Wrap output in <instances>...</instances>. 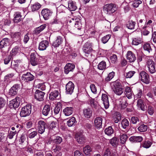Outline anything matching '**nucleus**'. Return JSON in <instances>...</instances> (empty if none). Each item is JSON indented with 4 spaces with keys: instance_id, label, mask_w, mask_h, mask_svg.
<instances>
[{
    "instance_id": "nucleus-28",
    "label": "nucleus",
    "mask_w": 156,
    "mask_h": 156,
    "mask_svg": "<svg viewBox=\"0 0 156 156\" xmlns=\"http://www.w3.org/2000/svg\"><path fill=\"white\" fill-rule=\"evenodd\" d=\"M62 42L61 37L60 36H58L57 37L55 41L53 42V46L55 47H58L61 44Z\"/></svg>"
},
{
    "instance_id": "nucleus-19",
    "label": "nucleus",
    "mask_w": 156,
    "mask_h": 156,
    "mask_svg": "<svg viewBox=\"0 0 156 156\" xmlns=\"http://www.w3.org/2000/svg\"><path fill=\"white\" fill-rule=\"evenodd\" d=\"M92 111L90 108H86L83 110L84 116L87 118H90L92 115Z\"/></svg>"
},
{
    "instance_id": "nucleus-13",
    "label": "nucleus",
    "mask_w": 156,
    "mask_h": 156,
    "mask_svg": "<svg viewBox=\"0 0 156 156\" xmlns=\"http://www.w3.org/2000/svg\"><path fill=\"white\" fill-rule=\"evenodd\" d=\"M49 42L46 40L43 41L41 42L39 45L38 49L40 50H44L48 46Z\"/></svg>"
},
{
    "instance_id": "nucleus-59",
    "label": "nucleus",
    "mask_w": 156,
    "mask_h": 156,
    "mask_svg": "<svg viewBox=\"0 0 156 156\" xmlns=\"http://www.w3.org/2000/svg\"><path fill=\"white\" fill-rule=\"evenodd\" d=\"M143 48L144 50L148 51L149 52H150V50H151L150 44H144L143 46Z\"/></svg>"
},
{
    "instance_id": "nucleus-14",
    "label": "nucleus",
    "mask_w": 156,
    "mask_h": 156,
    "mask_svg": "<svg viewBox=\"0 0 156 156\" xmlns=\"http://www.w3.org/2000/svg\"><path fill=\"white\" fill-rule=\"evenodd\" d=\"M41 14L45 20L48 19L51 14L50 11L48 9H43Z\"/></svg>"
},
{
    "instance_id": "nucleus-46",
    "label": "nucleus",
    "mask_w": 156,
    "mask_h": 156,
    "mask_svg": "<svg viewBox=\"0 0 156 156\" xmlns=\"http://www.w3.org/2000/svg\"><path fill=\"white\" fill-rule=\"evenodd\" d=\"M76 121L75 118L74 117H73L67 121V125L69 127L72 126L74 125Z\"/></svg>"
},
{
    "instance_id": "nucleus-6",
    "label": "nucleus",
    "mask_w": 156,
    "mask_h": 156,
    "mask_svg": "<svg viewBox=\"0 0 156 156\" xmlns=\"http://www.w3.org/2000/svg\"><path fill=\"white\" fill-rule=\"evenodd\" d=\"M45 94L44 92L39 90H37L35 93V98L37 100L39 101H42L44 100Z\"/></svg>"
},
{
    "instance_id": "nucleus-8",
    "label": "nucleus",
    "mask_w": 156,
    "mask_h": 156,
    "mask_svg": "<svg viewBox=\"0 0 156 156\" xmlns=\"http://www.w3.org/2000/svg\"><path fill=\"white\" fill-rule=\"evenodd\" d=\"M46 126V123L44 121H39L38 122L37 129L38 133L42 134L44 132Z\"/></svg>"
},
{
    "instance_id": "nucleus-1",
    "label": "nucleus",
    "mask_w": 156,
    "mask_h": 156,
    "mask_svg": "<svg viewBox=\"0 0 156 156\" xmlns=\"http://www.w3.org/2000/svg\"><path fill=\"white\" fill-rule=\"evenodd\" d=\"M111 84L112 89L115 94L120 95L123 93L124 87L119 81L117 80L112 82Z\"/></svg>"
},
{
    "instance_id": "nucleus-7",
    "label": "nucleus",
    "mask_w": 156,
    "mask_h": 156,
    "mask_svg": "<svg viewBox=\"0 0 156 156\" xmlns=\"http://www.w3.org/2000/svg\"><path fill=\"white\" fill-rule=\"evenodd\" d=\"M34 77V76L30 73H27L22 75L21 79L25 82H28L33 80Z\"/></svg>"
},
{
    "instance_id": "nucleus-53",
    "label": "nucleus",
    "mask_w": 156,
    "mask_h": 156,
    "mask_svg": "<svg viewBox=\"0 0 156 156\" xmlns=\"http://www.w3.org/2000/svg\"><path fill=\"white\" fill-rule=\"evenodd\" d=\"M27 136L26 134H23L21 136L20 140L22 143L27 144Z\"/></svg>"
},
{
    "instance_id": "nucleus-52",
    "label": "nucleus",
    "mask_w": 156,
    "mask_h": 156,
    "mask_svg": "<svg viewBox=\"0 0 156 156\" xmlns=\"http://www.w3.org/2000/svg\"><path fill=\"white\" fill-rule=\"evenodd\" d=\"M83 22H80L79 21V22H76L74 23L75 28L79 30H80L82 28L83 23Z\"/></svg>"
},
{
    "instance_id": "nucleus-31",
    "label": "nucleus",
    "mask_w": 156,
    "mask_h": 156,
    "mask_svg": "<svg viewBox=\"0 0 156 156\" xmlns=\"http://www.w3.org/2000/svg\"><path fill=\"white\" fill-rule=\"evenodd\" d=\"M109 143L112 146L115 147L118 144L119 139L116 137H114L110 140Z\"/></svg>"
},
{
    "instance_id": "nucleus-27",
    "label": "nucleus",
    "mask_w": 156,
    "mask_h": 156,
    "mask_svg": "<svg viewBox=\"0 0 156 156\" xmlns=\"http://www.w3.org/2000/svg\"><path fill=\"white\" fill-rule=\"evenodd\" d=\"M62 104L60 102H58L57 105L54 109V112L55 115H60V111L61 108Z\"/></svg>"
},
{
    "instance_id": "nucleus-48",
    "label": "nucleus",
    "mask_w": 156,
    "mask_h": 156,
    "mask_svg": "<svg viewBox=\"0 0 156 156\" xmlns=\"http://www.w3.org/2000/svg\"><path fill=\"white\" fill-rule=\"evenodd\" d=\"M32 129L29 130L28 131L29 132H31L28 135V137L30 138H34L37 134V132L36 131H32Z\"/></svg>"
},
{
    "instance_id": "nucleus-16",
    "label": "nucleus",
    "mask_w": 156,
    "mask_h": 156,
    "mask_svg": "<svg viewBox=\"0 0 156 156\" xmlns=\"http://www.w3.org/2000/svg\"><path fill=\"white\" fill-rule=\"evenodd\" d=\"M75 67V65L73 64L70 63L67 64L64 68L65 73H68L69 72L72 71Z\"/></svg>"
},
{
    "instance_id": "nucleus-12",
    "label": "nucleus",
    "mask_w": 156,
    "mask_h": 156,
    "mask_svg": "<svg viewBox=\"0 0 156 156\" xmlns=\"http://www.w3.org/2000/svg\"><path fill=\"white\" fill-rule=\"evenodd\" d=\"M75 138L77 142L79 144H83L85 142V137L81 133H77L76 135Z\"/></svg>"
},
{
    "instance_id": "nucleus-51",
    "label": "nucleus",
    "mask_w": 156,
    "mask_h": 156,
    "mask_svg": "<svg viewBox=\"0 0 156 156\" xmlns=\"http://www.w3.org/2000/svg\"><path fill=\"white\" fill-rule=\"evenodd\" d=\"M52 140L56 144H58L62 142V139L61 137L59 136H57L56 138Z\"/></svg>"
},
{
    "instance_id": "nucleus-32",
    "label": "nucleus",
    "mask_w": 156,
    "mask_h": 156,
    "mask_svg": "<svg viewBox=\"0 0 156 156\" xmlns=\"http://www.w3.org/2000/svg\"><path fill=\"white\" fill-rule=\"evenodd\" d=\"M22 35V32L20 30V31L16 32L13 33H12L11 36L12 38H14L16 40H18L20 39L21 36Z\"/></svg>"
},
{
    "instance_id": "nucleus-39",
    "label": "nucleus",
    "mask_w": 156,
    "mask_h": 156,
    "mask_svg": "<svg viewBox=\"0 0 156 156\" xmlns=\"http://www.w3.org/2000/svg\"><path fill=\"white\" fill-rule=\"evenodd\" d=\"M46 27L45 24L42 25L39 27L37 28L35 30V33L36 34H39Z\"/></svg>"
},
{
    "instance_id": "nucleus-25",
    "label": "nucleus",
    "mask_w": 156,
    "mask_h": 156,
    "mask_svg": "<svg viewBox=\"0 0 156 156\" xmlns=\"http://www.w3.org/2000/svg\"><path fill=\"white\" fill-rule=\"evenodd\" d=\"M130 141L132 142H140L142 141L143 137L141 136H131L129 139Z\"/></svg>"
},
{
    "instance_id": "nucleus-64",
    "label": "nucleus",
    "mask_w": 156,
    "mask_h": 156,
    "mask_svg": "<svg viewBox=\"0 0 156 156\" xmlns=\"http://www.w3.org/2000/svg\"><path fill=\"white\" fill-rule=\"evenodd\" d=\"M110 60L111 62L112 63H115L117 60V56L115 55H113L112 56L110 57Z\"/></svg>"
},
{
    "instance_id": "nucleus-55",
    "label": "nucleus",
    "mask_w": 156,
    "mask_h": 156,
    "mask_svg": "<svg viewBox=\"0 0 156 156\" xmlns=\"http://www.w3.org/2000/svg\"><path fill=\"white\" fill-rule=\"evenodd\" d=\"M115 75V73L114 72H112L110 73L108 75V76L105 78V80L107 82L111 80L114 76Z\"/></svg>"
},
{
    "instance_id": "nucleus-3",
    "label": "nucleus",
    "mask_w": 156,
    "mask_h": 156,
    "mask_svg": "<svg viewBox=\"0 0 156 156\" xmlns=\"http://www.w3.org/2000/svg\"><path fill=\"white\" fill-rule=\"evenodd\" d=\"M117 9L115 4L112 3L106 4L103 8L104 10L106 11L109 14L114 13Z\"/></svg>"
},
{
    "instance_id": "nucleus-26",
    "label": "nucleus",
    "mask_w": 156,
    "mask_h": 156,
    "mask_svg": "<svg viewBox=\"0 0 156 156\" xmlns=\"http://www.w3.org/2000/svg\"><path fill=\"white\" fill-rule=\"evenodd\" d=\"M16 101V99H14L10 101L9 105L10 108H16L18 107L19 103Z\"/></svg>"
},
{
    "instance_id": "nucleus-20",
    "label": "nucleus",
    "mask_w": 156,
    "mask_h": 156,
    "mask_svg": "<svg viewBox=\"0 0 156 156\" xmlns=\"http://www.w3.org/2000/svg\"><path fill=\"white\" fill-rule=\"evenodd\" d=\"M30 62L31 65L33 66H35L38 63V59L36 58L35 54L34 53H32L30 55Z\"/></svg>"
},
{
    "instance_id": "nucleus-37",
    "label": "nucleus",
    "mask_w": 156,
    "mask_h": 156,
    "mask_svg": "<svg viewBox=\"0 0 156 156\" xmlns=\"http://www.w3.org/2000/svg\"><path fill=\"white\" fill-rule=\"evenodd\" d=\"M83 151L85 154L87 155L90 154V152L92 151V149L89 146L87 145L83 148Z\"/></svg>"
},
{
    "instance_id": "nucleus-50",
    "label": "nucleus",
    "mask_w": 156,
    "mask_h": 156,
    "mask_svg": "<svg viewBox=\"0 0 156 156\" xmlns=\"http://www.w3.org/2000/svg\"><path fill=\"white\" fill-rule=\"evenodd\" d=\"M89 104L92 108H95L97 105V103L95 100L91 98L89 100Z\"/></svg>"
},
{
    "instance_id": "nucleus-22",
    "label": "nucleus",
    "mask_w": 156,
    "mask_h": 156,
    "mask_svg": "<svg viewBox=\"0 0 156 156\" xmlns=\"http://www.w3.org/2000/svg\"><path fill=\"white\" fill-rule=\"evenodd\" d=\"M73 108L72 107H67L63 110V112L66 116H69L72 114Z\"/></svg>"
},
{
    "instance_id": "nucleus-43",
    "label": "nucleus",
    "mask_w": 156,
    "mask_h": 156,
    "mask_svg": "<svg viewBox=\"0 0 156 156\" xmlns=\"http://www.w3.org/2000/svg\"><path fill=\"white\" fill-rule=\"evenodd\" d=\"M147 129V125L144 124H141L138 127V130L140 132H144L146 131Z\"/></svg>"
},
{
    "instance_id": "nucleus-10",
    "label": "nucleus",
    "mask_w": 156,
    "mask_h": 156,
    "mask_svg": "<svg viewBox=\"0 0 156 156\" xmlns=\"http://www.w3.org/2000/svg\"><path fill=\"white\" fill-rule=\"evenodd\" d=\"M91 46V43L89 42H87L84 44L83 47V51L86 54H89L92 51Z\"/></svg>"
},
{
    "instance_id": "nucleus-30",
    "label": "nucleus",
    "mask_w": 156,
    "mask_h": 156,
    "mask_svg": "<svg viewBox=\"0 0 156 156\" xmlns=\"http://www.w3.org/2000/svg\"><path fill=\"white\" fill-rule=\"evenodd\" d=\"M50 129L51 130H54L56 133L58 132V129L57 122L52 121L50 125Z\"/></svg>"
},
{
    "instance_id": "nucleus-41",
    "label": "nucleus",
    "mask_w": 156,
    "mask_h": 156,
    "mask_svg": "<svg viewBox=\"0 0 156 156\" xmlns=\"http://www.w3.org/2000/svg\"><path fill=\"white\" fill-rule=\"evenodd\" d=\"M115 117L114 118V122L117 123L121 119V114L119 112H116L115 114Z\"/></svg>"
},
{
    "instance_id": "nucleus-33",
    "label": "nucleus",
    "mask_w": 156,
    "mask_h": 156,
    "mask_svg": "<svg viewBox=\"0 0 156 156\" xmlns=\"http://www.w3.org/2000/svg\"><path fill=\"white\" fill-rule=\"evenodd\" d=\"M15 17L14 21L15 23H18L22 19V16L19 12H16L14 15Z\"/></svg>"
},
{
    "instance_id": "nucleus-61",
    "label": "nucleus",
    "mask_w": 156,
    "mask_h": 156,
    "mask_svg": "<svg viewBox=\"0 0 156 156\" xmlns=\"http://www.w3.org/2000/svg\"><path fill=\"white\" fill-rule=\"evenodd\" d=\"M53 152H57V151H59L61 150V147L59 146L55 145V146H53L52 147Z\"/></svg>"
},
{
    "instance_id": "nucleus-29",
    "label": "nucleus",
    "mask_w": 156,
    "mask_h": 156,
    "mask_svg": "<svg viewBox=\"0 0 156 156\" xmlns=\"http://www.w3.org/2000/svg\"><path fill=\"white\" fill-rule=\"evenodd\" d=\"M137 105L138 107L140 108L141 110L145 111L146 110V107L145 106L143 101L141 99H139L137 101Z\"/></svg>"
},
{
    "instance_id": "nucleus-15",
    "label": "nucleus",
    "mask_w": 156,
    "mask_h": 156,
    "mask_svg": "<svg viewBox=\"0 0 156 156\" xmlns=\"http://www.w3.org/2000/svg\"><path fill=\"white\" fill-rule=\"evenodd\" d=\"M10 45L9 40L7 38L3 39L0 42V48H1L9 47Z\"/></svg>"
},
{
    "instance_id": "nucleus-38",
    "label": "nucleus",
    "mask_w": 156,
    "mask_h": 156,
    "mask_svg": "<svg viewBox=\"0 0 156 156\" xmlns=\"http://www.w3.org/2000/svg\"><path fill=\"white\" fill-rule=\"evenodd\" d=\"M115 155V153L111 152V149L109 148H106L104 154V156H114Z\"/></svg>"
},
{
    "instance_id": "nucleus-23",
    "label": "nucleus",
    "mask_w": 156,
    "mask_h": 156,
    "mask_svg": "<svg viewBox=\"0 0 156 156\" xmlns=\"http://www.w3.org/2000/svg\"><path fill=\"white\" fill-rule=\"evenodd\" d=\"M59 93L58 91L55 90L51 92L49 94V98L52 100L55 99H58L59 98Z\"/></svg>"
},
{
    "instance_id": "nucleus-34",
    "label": "nucleus",
    "mask_w": 156,
    "mask_h": 156,
    "mask_svg": "<svg viewBox=\"0 0 156 156\" xmlns=\"http://www.w3.org/2000/svg\"><path fill=\"white\" fill-rule=\"evenodd\" d=\"M125 94L126 96L128 99H130L132 98V93L130 87H127L125 88Z\"/></svg>"
},
{
    "instance_id": "nucleus-2",
    "label": "nucleus",
    "mask_w": 156,
    "mask_h": 156,
    "mask_svg": "<svg viewBox=\"0 0 156 156\" xmlns=\"http://www.w3.org/2000/svg\"><path fill=\"white\" fill-rule=\"evenodd\" d=\"M31 105H30L27 104L22 108L20 112V115L23 117L29 116L31 113Z\"/></svg>"
},
{
    "instance_id": "nucleus-56",
    "label": "nucleus",
    "mask_w": 156,
    "mask_h": 156,
    "mask_svg": "<svg viewBox=\"0 0 156 156\" xmlns=\"http://www.w3.org/2000/svg\"><path fill=\"white\" fill-rule=\"evenodd\" d=\"M6 105L5 100L2 97H0V108H3Z\"/></svg>"
},
{
    "instance_id": "nucleus-54",
    "label": "nucleus",
    "mask_w": 156,
    "mask_h": 156,
    "mask_svg": "<svg viewBox=\"0 0 156 156\" xmlns=\"http://www.w3.org/2000/svg\"><path fill=\"white\" fill-rule=\"evenodd\" d=\"M111 35L109 34L103 37L102 38V41L104 44L107 43L111 37Z\"/></svg>"
},
{
    "instance_id": "nucleus-5",
    "label": "nucleus",
    "mask_w": 156,
    "mask_h": 156,
    "mask_svg": "<svg viewBox=\"0 0 156 156\" xmlns=\"http://www.w3.org/2000/svg\"><path fill=\"white\" fill-rule=\"evenodd\" d=\"M147 65L149 71L151 73H153L156 71V65L154 61L151 59H149L147 62Z\"/></svg>"
},
{
    "instance_id": "nucleus-60",
    "label": "nucleus",
    "mask_w": 156,
    "mask_h": 156,
    "mask_svg": "<svg viewBox=\"0 0 156 156\" xmlns=\"http://www.w3.org/2000/svg\"><path fill=\"white\" fill-rule=\"evenodd\" d=\"M142 3V1L140 0H135L134 1L132 4L134 7H137L139 5Z\"/></svg>"
},
{
    "instance_id": "nucleus-17",
    "label": "nucleus",
    "mask_w": 156,
    "mask_h": 156,
    "mask_svg": "<svg viewBox=\"0 0 156 156\" xmlns=\"http://www.w3.org/2000/svg\"><path fill=\"white\" fill-rule=\"evenodd\" d=\"M101 98L103 101L105 108L106 109L108 108L109 107L108 96L105 94H103L102 95Z\"/></svg>"
},
{
    "instance_id": "nucleus-49",
    "label": "nucleus",
    "mask_w": 156,
    "mask_h": 156,
    "mask_svg": "<svg viewBox=\"0 0 156 156\" xmlns=\"http://www.w3.org/2000/svg\"><path fill=\"white\" fill-rule=\"evenodd\" d=\"M152 144L151 142L149 140L145 141L142 144V146L144 148H149Z\"/></svg>"
},
{
    "instance_id": "nucleus-58",
    "label": "nucleus",
    "mask_w": 156,
    "mask_h": 156,
    "mask_svg": "<svg viewBox=\"0 0 156 156\" xmlns=\"http://www.w3.org/2000/svg\"><path fill=\"white\" fill-rule=\"evenodd\" d=\"M154 108L151 106H149L148 107L147 112L148 113L151 115H152L154 112Z\"/></svg>"
},
{
    "instance_id": "nucleus-36",
    "label": "nucleus",
    "mask_w": 156,
    "mask_h": 156,
    "mask_svg": "<svg viewBox=\"0 0 156 156\" xmlns=\"http://www.w3.org/2000/svg\"><path fill=\"white\" fill-rule=\"evenodd\" d=\"M136 23L132 20H129L126 24L127 27L129 29H133L134 28Z\"/></svg>"
},
{
    "instance_id": "nucleus-47",
    "label": "nucleus",
    "mask_w": 156,
    "mask_h": 156,
    "mask_svg": "<svg viewBox=\"0 0 156 156\" xmlns=\"http://www.w3.org/2000/svg\"><path fill=\"white\" fill-rule=\"evenodd\" d=\"M121 125L123 128L125 129L129 125L128 121L126 119H124L121 123Z\"/></svg>"
},
{
    "instance_id": "nucleus-45",
    "label": "nucleus",
    "mask_w": 156,
    "mask_h": 156,
    "mask_svg": "<svg viewBox=\"0 0 156 156\" xmlns=\"http://www.w3.org/2000/svg\"><path fill=\"white\" fill-rule=\"evenodd\" d=\"M105 132L106 134L110 136L114 133V130L111 126H109L108 128L105 129Z\"/></svg>"
},
{
    "instance_id": "nucleus-4",
    "label": "nucleus",
    "mask_w": 156,
    "mask_h": 156,
    "mask_svg": "<svg viewBox=\"0 0 156 156\" xmlns=\"http://www.w3.org/2000/svg\"><path fill=\"white\" fill-rule=\"evenodd\" d=\"M141 80L146 84H148L150 82L149 75L144 71H142L140 73Z\"/></svg>"
},
{
    "instance_id": "nucleus-57",
    "label": "nucleus",
    "mask_w": 156,
    "mask_h": 156,
    "mask_svg": "<svg viewBox=\"0 0 156 156\" xmlns=\"http://www.w3.org/2000/svg\"><path fill=\"white\" fill-rule=\"evenodd\" d=\"M131 121L132 123L136 124L137 123L139 122L140 121L137 117L133 116L131 118Z\"/></svg>"
},
{
    "instance_id": "nucleus-44",
    "label": "nucleus",
    "mask_w": 156,
    "mask_h": 156,
    "mask_svg": "<svg viewBox=\"0 0 156 156\" xmlns=\"http://www.w3.org/2000/svg\"><path fill=\"white\" fill-rule=\"evenodd\" d=\"M41 5L39 3H36L31 6V9L32 11H35L38 10L41 7Z\"/></svg>"
},
{
    "instance_id": "nucleus-11",
    "label": "nucleus",
    "mask_w": 156,
    "mask_h": 156,
    "mask_svg": "<svg viewBox=\"0 0 156 156\" xmlns=\"http://www.w3.org/2000/svg\"><path fill=\"white\" fill-rule=\"evenodd\" d=\"M127 59L129 62H134L136 60L135 55L131 51H128L127 54Z\"/></svg>"
},
{
    "instance_id": "nucleus-9",
    "label": "nucleus",
    "mask_w": 156,
    "mask_h": 156,
    "mask_svg": "<svg viewBox=\"0 0 156 156\" xmlns=\"http://www.w3.org/2000/svg\"><path fill=\"white\" fill-rule=\"evenodd\" d=\"M74 88V84L71 81L69 82L66 85V93L68 94H71Z\"/></svg>"
},
{
    "instance_id": "nucleus-62",
    "label": "nucleus",
    "mask_w": 156,
    "mask_h": 156,
    "mask_svg": "<svg viewBox=\"0 0 156 156\" xmlns=\"http://www.w3.org/2000/svg\"><path fill=\"white\" fill-rule=\"evenodd\" d=\"M18 52V48L17 47H15L13 48L10 54L12 56L15 55Z\"/></svg>"
},
{
    "instance_id": "nucleus-18",
    "label": "nucleus",
    "mask_w": 156,
    "mask_h": 156,
    "mask_svg": "<svg viewBox=\"0 0 156 156\" xmlns=\"http://www.w3.org/2000/svg\"><path fill=\"white\" fill-rule=\"evenodd\" d=\"M51 106L49 105H45L42 111V113L45 116L50 115L51 113Z\"/></svg>"
},
{
    "instance_id": "nucleus-42",
    "label": "nucleus",
    "mask_w": 156,
    "mask_h": 156,
    "mask_svg": "<svg viewBox=\"0 0 156 156\" xmlns=\"http://www.w3.org/2000/svg\"><path fill=\"white\" fill-rule=\"evenodd\" d=\"M106 68V64L105 61H102L99 63L98 65V68L100 70H103Z\"/></svg>"
},
{
    "instance_id": "nucleus-63",
    "label": "nucleus",
    "mask_w": 156,
    "mask_h": 156,
    "mask_svg": "<svg viewBox=\"0 0 156 156\" xmlns=\"http://www.w3.org/2000/svg\"><path fill=\"white\" fill-rule=\"evenodd\" d=\"M141 42V41L136 38L133 39L132 41V44L135 45H137L140 44Z\"/></svg>"
},
{
    "instance_id": "nucleus-24",
    "label": "nucleus",
    "mask_w": 156,
    "mask_h": 156,
    "mask_svg": "<svg viewBox=\"0 0 156 156\" xmlns=\"http://www.w3.org/2000/svg\"><path fill=\"white\" fill-rule=\"evenodd\" d=\"M102 119L100 117H97L94 120V126L97 128H100L102 124Z\"/></svg>"
},
{
    "instance_id": "nucleus-35",
    "label": "nucleus",
    "mask_w": 156,
    "mask_h": 156,
    "mask_svg": "<svg viewBox=\"0 0 156 156\" xmlns=\"http://www.w3.org/2000/svg\"><path fill=\"white\" fill-rule=\"evenodd\" d=\"M68 8L70 11H73L76 9L77 7L75 3L71 1L69 3Z\"/></svg>"
},
{
    "instance_id": "nucleus-40",
    "label": "nucleus",
    "mask_w": 156,
    "mask_h": 156,
    "mask_svg": "<svg viewBox=\"0 0 156 156\" xmlns=\"http://www.w3.org/2000/svg\"><path fill=\"white\" fill-rule=\"evenodd\" d=\"M128 138V136L126 134H123L120 137L121 143L122 144H124Z\"/></svg>"
},
{
    "instance_id": "nucleus-21",
    "label": "nucleus",
    "mask_w": 156,
    "mask_h": 156,
    "mask_svg": "<svg viewBox=\"0 0 156 156\" xmlns=\"http://www.w3.org/2000/svg\"><path fill=\"white\" fill-rule=\"evenodd\" d=\"M120 102V105L121 109H125L128 105V103H127V98L126 97H123L121 98Z\"/></svg>"
}]
</instances>
